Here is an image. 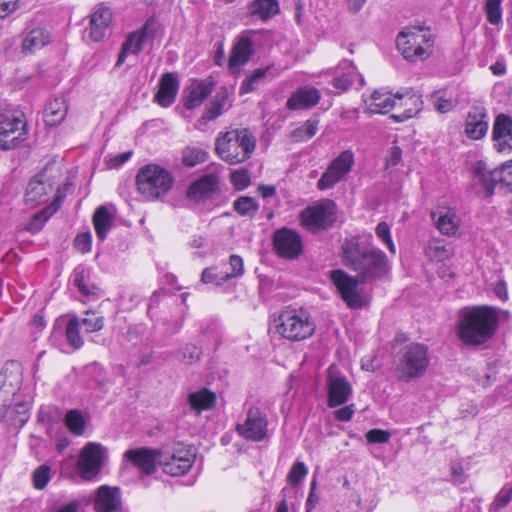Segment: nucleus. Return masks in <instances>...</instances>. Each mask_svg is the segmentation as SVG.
Instances as JSON below:
<instances>
[{"label":"nucleus","instance_id":"nucleus-1","mask_svg":"<svg viewBox=\"0 0 512 512\" xmlns=\"http://www.w3.org/2000/svg\"><path fill=\"white\" fill-rule=\"evenodd\" d=\"M501 317L507 319L509 312L488 305L465 307L459 313L458 337L468 346H481L494 337Z\"/></svg>","mask_w":512,"mask_h":512},{"label":"nucleus","instance_id":"nucleus-2","mask_svg":"<svg viewBox=\"0 0 512 512\" xmlns=\"http://www.w3.org/2000/svg\"><path fill=\"white\" fill-rule=\"evenodd\" d=\"M341 262L355 272L362 283L380 280L389 272L387 255L381 249L357 239L344 240L341 245Z\"/></svg>","mask_w":512,"mask_h":512},{"label":"nucleus","instance_id":"nucleus-3","mask_svg":"<svg viewBox=\"0 0 512 512\" xmlns=\"http://www.w3.org/2000/svg\"><path fill=\"white\" fill-rule=\"evenodd\" d=\"M429 365V347L423 343H408L402 346L394 356L395 372L402 382L409 383L423 377Z\"/></svg>","mask_w":512,"mask_h":512},{"label":"nucleus","instance_id":"nucleus-4","mask_svg":"<svg viewBox=\"0 0 512 512\" xmlns=\"http://www.w3.org/2000/svg\"><path fill=\"white\" fill-rule=\"evenodd\" d=\"M256 147V138L247 128L220 133L215 142L217 155L231 165L249 159Z\"/></svg>","mask_w":512,"mask_h":512},{"label":"nucleus","instance_id":"nucleus-5","mask_svg":"<svg viewBox=\"0 0 512 512\" xmlns=\"http://www.w3.org/2000/svg\"><path fill=\"white\" fill-rule=\"evenodd\" d=\"M276 332L290 341H302L311 337L316 330L310 313L305 309L287 308L274 320Z\"/></svg>","mask_w":512,"mask_h":512},{"label":"nucleus","instance_id":"nucleus-6","mask_svg":"<svg viewBox=\"0 0 512 512\" xmlns=\"http://www.w3.org/2000/svg\"><path fill=\"white\" fill-rule=\"evenodd\" d=\"M174 181L172 173L157 164L142 166L136 175L138 191L149 200H157L167 195Z\"/></svg>","mask_w":512,"mask_h":512},{"label":"nucleus","instance_id":"nucleus-7","mask_svg":"<svg viewBox=\"0 0 512 512\" xmlns=\"http://www.w3.org/2000/svg\"><path fill=\"white\" fill-rule=\"evenodd\" d=\"M27 121L21 111L0 108V150L16 148L27 139Z\"/></svg>","mask_w":512,"mask_h":512},{"label":"nucleus","instance_id":"nucleus-8","mask_svg":"<svg viewBox=\"0 0 512 512\" xmlns=\"http://www.w3.org/2000/svg\"><path fill=\"white\" fill-rule=\"evenodd\" d=\"M337 220V205L333 200L327 199L320 204L307 207L300 214L303 227L311 232L327 231Z\"/></svg>","mask_w":512,"mask_h":512},{"label":"nucleus","instance_id":"nucleus-9","mask_svg":"<svg viewBox=\"0 0 512 512\" xmlns=\"http://www.w3.org/2000/svg\"><path fill=\"white\" fill-rule=\"evenodd\" d=\"M424 30L421 26H414L401 31L396 39V45L403 57L410 61H416L428 56V51L422 44L430 42V36L421 34Z\"/></svg>","mask_w":512,"mask_h":512},{"label":"nucleus","instance_id":"nucleus-10","mask_svg":"<svg viewBox=\"0 0 512 512\" xmlns=\"http://www.w3.org/2000/svg\"><path fill=\"white\" fill-rule=\"evenodd\" d=\"M331 280L349 308L361 309L366 305L365 297L358 290V285L363 284L358 276H351L344 270L336 269L331 271Z\"/></svg>","mask_w":512,"mask_h":512},{"label":"nucleus","instance_id":"nucleus-11","mask_svg":"<svg viewBox=\"0 0 512 512\" xmlns=\"http://www.w3.org/2000/svg\"><path fill=\"white\" fill-rule=\"evenodd\" d=\"M272 246L275 254L282 259L297 260L303 253L304 246L301 235L287 227L274 231L272 235Z\"/></svg>","mask_w":512,"mask_h":512},{"label":"nucleus","instance_id":"nucleus-12","mask_svg":"<svg viewBox=\"0 0 512 512\" xmlns=\"http://www.w3.org/2000/svg\"><path fill=\"white\" fill-rule=\"evenodd\" d=\"M195 461V453L191 448L178 446L171 450H162L160 467L165 474L173 477L185 475Z\"/></svg>","mask_w":512,"mask_h":512},{"label":"nucleus","instance_id":"nucleus-13","mask_svg":"<svg viewBox=\"0 0 512 512\" xmlns=\"http://www.w3.org/2000/svg\"><path fill=\"white\" fill-rule=\"evenodd\" d=\"M354 164V154L351 150L342 151L327 167L317 182L321 191L333 188L347 175Z\"/></svg>","mask_w":512,"mask_h":512},{"label":"nucleus","instance_id":"nucleus-14","mask_svg":"<svg viewBox=\"0 0 512 512\" xmlns=\"http://www.w3.org/2000/svg\"><path fill=\"white\" fill-rule=\"evenodd\" d=\"M22 385L20 365L14 361L7 363L0 372V402L11 407Z\"/></svg>","mask_w":512,"mask_h":512},{"label":"nucleus","instance_id":"nucleus-15","mask_svg":"<svg viewBox=\"0 0 512 512\" xmlns=\"http://www.w3.org/2000/svg\"><path fill=\"white\" fill-rule=\"evenodd\" d=\"M256 31L245 30L235 40L229 55L228 66L232 73L246 65L255 53L254 36Z\"/></svg>","mask_w":512,"mask_h":512},{"label":"nucleus","instance_id":"nucleus-16","mask_svg":"<svg viewBox=\"0 0 512 512\" xmlns=\"http://www.w3.org/2000/svg\"><path fill=\"white\" fill-rule=\"evenodd\" d=\"M268 421L266 415L257 407H251L247 411L244 423L236 426V431L240 436L247 440L259 442L267 435Z\"/></svg>","mask_w":512,"mask_h":512},{"label":"nucleus","instance_id":"nucleus-17","mask_svg":"<svg viewBox=\"0 0 512 512\" xmlns=\"http://www.w3.org/2000/svg\"><path fill=\"white\" fill-rule=\"evenodd\" d=\"M161 453L162 449L140 447L127 450L124 458L143 474L151 475L156 472L157 466H160Z\"/></svg>","mask_w":512,"mask_h":512},{"label":"nucleus","instance_id":"nucleus-18","mask_svg":"<svg viewBox=\"0 0 512 512\" xmlns=\"http://www.w3.org/2000/svg\"><path fill=\"white\" fill-rule=\"evenodd\" d=\"M103 457L104 449L98 443L90 442L82 449L78 468L84 479H92L100 472Z\"/></svg>","mask_w":512,"mask_h":512},{"label":"nucleus","instance_id":"nucleus-19","mask_svg":"<svg viewBox=\"0 0 512 512\" xmlns=\"http://www.w3.org/2000/svg\"><path fill=\"white\" fill-rule=\"evenodd\" d=\"M220 178L216 173H207L194 180L186 191V197L196 202L214 198L219 191Z\"/></svg>","mask_w":512,"mask_h":512},{"label":"nucleus","instance_id":"nucleus-20","mask_svg":"<svg viewBox=\"0 0 512 512\" xmlns=\"http://www.w3.org/2000/svg\"><path fill=\"white\" fill-rule=\"evenodd\" d=\"M54 190V182L47 176L46 170L32 178L27 186L25 201L31 206H37L48 200V195Z\"/></svg>","mask_w":512,"mask_h":512},{"label":"nucleus","instance_id":"nucleus-21","mask_svg":"<svg viewBox=\"0 0 512 512\" xmlns=\"http://www.w3.org/2000/svg\"><path fill=\"white\" fill-rule=\"evenodd\" d=\"M492 139L498 152L512 151V117L505 114H498L492 127Z\"/></svg>","mask_w":512,"mask_h":512},{"label":"nucleus","instance_id":"nucleus-22","mask_svg":"<svg viewBox=\"0 0 512 512\" xmlns=\"http://www.w3.org/2000/svg\"><path fill=\"white\" fill-rule=\"evenodd\" d=\"M214 81L211 79L193 80L183 91V104L188 110L199 107L213 92Z\"/></svg>","mask_w":512,"mask_h":512},{"label":"nucleus","instance_id":"nucleus-23","mask_svg":"<svg viewBox=\"0 0 512 512\" xmlns=\"http://www.w3.org/2000/svg\"><path fill=\"white\" fill-rule=\"evenodd\" d=\"M488 114L485 107L472 106L465 121V134L473 140L482 139L488 131Z\"/></svg>","mask_w":512,"mask_h":512},{"label":"nucleus","instance_id":"nucleus-24","mask_svg":"<svg viewBox=\"0 0 512 512\" xmlns=\"http://www.w3.org/2000/svg\"><path fill=\"white\" fill-rule=\"evenodd\" d=\"M111 22V9L102 5L96 6L90 15L88 28L89 38L94 42L103 40L107 35Z\"/></svg>","mask_w":512,"mask_h":512},{"label":"nucleus","instance_id":"nucleus-25","mask_svg":"<svg viewBox=\"0 0 512 512\" xmlns=\"http://www.w3.org/2000/svg\"><path fill=\"white\" fill-rule=\"evenodd\" d=\"M328 406L345 404L352 394V386L343 375L330 374L327 380Z\"/></svg>","mask_w":512,"mask_h":512},{"label":"nucleus","instance_id":"nucleus-26","mask_svg":"<svg viewBox=\"0 0 512 512\" xmlns=\"http://www.w3.org/2000/svg\"><path fill=\"white\" fill-rule=\"evenodd\" d=\"M180 87L177 72H166L159 80V89L155 94V102L161 107H170L176 100Z\"/></svg>","mask_w":512,"mask_h":512},{"label":"nucleus","instance_id":"nucleus-27","mask_svg":"<svg viewBox=\"0 0 512 512\" xmlns=\"http://www.w3.org/2000/svg\"><path fill=\"white\" fill-rule=\"evenodd\" d=\"M121 493L118 487L102 485L97 489L93 508L96 512H121Z\"/></svg>","mask_w":512,"mask_h":512},{"label":"nucleus","instance_id":"nucleus-28","mask_svg":"<svg viewBox=\"0 0 512 512\" xmlns=\"http://www.w3.org/2000/svg\"><path fill=\"white\" fill-rule=\"evenodd\" d=\"M69 187H70V184L69 183H66L64 184L63 186H59L57 189H56V194H55V198L53 200V202L46 206L43 210H41L40 212L36 213L29 225H28V230L31 231V232H38L42 229V227L44 226L45 222L54 214L58 211V209L60 208L61 204H62V201L64 200V198L66 197V194H67V191L69 190Z\"/></svg>","mask_w":512,"mask_h":512},{"label":"nucleus","instance_id":"nucleus-29","mask_svg":"<svg viewBox=\"0 0 512 512\" xmlns=\"http://www.w3.org/2000/svg\"><path fill=\"white\" fill-rule=\"evenodd\" d=\"M321 99L320 91L313 86L299 87L286 102L289 110L309 109L316 106Z\"/></svg>","mask_w":512,"mask_h":512},{"label":"nucleus","instance_id":"nucleus-30","mask_svg":"<svg viewBox=\"0 0 512 512\" xmlns=\"http://www.w3.org/2000/svg\"><path fill=\"white\" fill-rule=\"evenodd\" d=\"M473 175L475 183L482 186L486 197H492L496 188L500 190L499 167L487 170L485 163L479 161L473 168Z\"/></svg>","mask_w":512,"mask_h":512},{"label":"nucleus","instance_id":"nucleus-31","mask_svg":"<svg viewBox=\"0 0 512 512\" xmlns=\"http://www.w3.org/2000/svg\"><path fill=\"white\" fill-rule=\"evenodd\" d=\"M149 22L138 31L132 32L128 35L125 42L122 44L121 51L118 55L116 66H121L129 53L138 55L144 48V44L148 35Z\"/></svg>","mask_w":512,"mask_h":512},{"label":"nucleus","instance_id":"nucleus-32","mask_svg":"<svg viewBox=\"0 0 512 512\" xmlns=\"http://www.w3.org/2000/svg\"><path fill=\"white\" fill-rule=\"evenodd\" d=\"M358 76L360 77V81L363 84L364 78L362 75L357 73L353 62L349 60H343L337 68V75H335L332 79V85L339 91H346Z\"/></svg>","mask_w":512,"mask_h":512},{"label":"nucleus","instance_id":"nucleus-33","mask_svg":"<svg viewBox=\"0 0 512 512\" xmlns=\"http://www.w3.org/2000/svg\"><path fill=\"white\" fill-rule=\"evenodd\" d=\"M394 98L402 100L404 98V95L397 93L393 97V95L390 92L385 91L383 89L375 90L371 95V103L367 107L366 112L369 114L388 113L395 106Z\"/></svg>","mask_w":512,"mask_h":512},{"label":"nucleus","instance_id":"nucleus-34","mask_svg":"<svg viewBox=\"0 0 512 512\" xmlns=\"http://www.w3.org/2000/svg\"><path fill=\"white\" fill-rule=\"evenodd\" d=\"M73 285L85 297L92 298L98 297L101 294V289L94 283H90V269L78 265L72 274Z\"/></svg>","mask_w":512,"mask_h":512},{"label":"nucleus","instance_id":"nucleus-35","mask_svg":"<svg viewBox=\"0 0 512 512\" xmlns=\"http://www.w3.org/2000/svg\"><path fill=\"white\" fill-rule=\"evenodd\" d=\"M248 12L253 18L267 21L280 12L278 0H253Z\"/></svg>","mask_w":512,"mask_h":512},{"label":"nucleus","instance_id":"nucleus-36","mask_svg":"<svg viewBox=\"0 0 512 512\" xmlns=\"http://www.w3.org/2000/svg\"><path fill=\"white\" fill-rule=\"evenodd\" d=\"M67 115L66 101L62 97L51 100L44 109V121L50 127L61 124Z\"/></svg>","mask_w":512,"mask_h":512},{"label":"nucleus","instance_id":"nucleus-37","mask_svg":"<svg viewBox=\"0 0 512 512\" xmlns=\"http://www.w3.org/2000/svg\"><path fill=\"white\" fill-rule=\"evenodd\" d=\"M93 225L100 241H104L113 226V215L106 206H100L93 215Z\"/></svg>","mask_w":512,"mask_h":512},{"label":"nucleus","instance_id":"nucleus-38","mask_svg":"<svg viewBox=\"0 0 512 512\" xmlns=\"http://www.w3.org/2000/svg\"><path fill=\"white\" fill-rule=\"evenodd\" d=\"M216 399V394L207 388L192 392L188 396L191 409L197 412L212 409L216 404Z\"/></svg>","mask_w":512,"mask_h":512},{"label":"nucleus","instance_id":"nucleus-39","mask_svg":"<svg viewBox=\"0 0 512 512\" xmlns=\"http://www.w3.org/2000/svg\"><path fill=\"white\" fill-rule=\"evenodd\" d=\"M273 65H269L266 68L255 69L250 75H248L241 83L239 88V94L244 95L253 92L257 87L264 82L268 75L272 78L276 75L272 74Z\"/></svg>","mask_w":512,"mask_h":512},{"label":"nucleus","instance_id":"nucleus-40","mask_svg":"<svg viewBox=\"0 0 512 512\" xmlns=\"http://www.w3.org/2000/svg\"><path fill=\"white\" fill-rule=\"evenodd\" d=\"M435 222L438 230L447 236L455 235L459 227V219L456 212L450 208L441 211Z\"/></svg>","mask_w":512,"mask_h":512},{"label":"nucleus","instance_id":"nucleus-41","mask_svg":"<svg viewBox=\"0 0 512 512\" xmlns=\"http://www.w3.org/2000/svg\"><path fill=\"white\" fill-rule=\"evenodd\" d=\"M227 100H228V90H227V88L222 87L215 94L210 105L207 107L206 112L203 113L202 119L204 121H212V120H215L217 117H219L224 110V106H225Z\"/></svg>","mask_w":512,"mask_h":512},{"label":"nucleus","instance_id":"nucleus-42","mask_svg":"<svg viewBox=\"0 0 512 512\" xmlns=\"http://www.w3.org/2000/svg\"><path fill=\"white\" fill-rule=\"evenodd\" d=\"M50 41L49 35L42 28L31 30L23 40V50L27 52H34L41 49Z\"/></svg>","mask_w":512,"mask_h":512},{"label":"nucleus","instance_id":"nucleus-43","mask_svg":"<svg viewBox=\"0 0 512 512\" xmlns=\"http://www.w3.org/2000/svg\"><path fill=\"white\" fill-rule=\"evenodd\" d=\"M64 423L71 434L75 436H81L84 434L86 420L82 412L78 409L68 410L64 418Z\"/></svg>","mask_w":512,"mask_h":512},{"label":"nucleus","instance_id":"nucleus-44","mask_svg":"<svg viewBox=\"0 0 512 512\" xmlns=\"http://www.w3.org/2000/svg\"><path fill=\"white\" fill-rule=\"evenodd\" d=\"M208 151L204 147L188 146L183 150L182 162L187 167H194L208 159Z\"/></svg>","mask_w":512,"mask_h":512},{"label":"nucleus","instance_id":"nucleus-45","mask_svg":"<svg viewBox=\"0 0 512 512\" xmlns=\"http://www.w3.org/2000/svg\"><path fill=\"white\" fill-rule=\"evenodd\" d=\"M233 209L240 216L253 218L259 210V204L253 197L240 196L233 202Z\"/></svg>","mask_w":512,"mask_h":512},{"label":"nucleus","instance_id":"nucleus-46","mask_svg":"<svg viewBox=\"0 0 512 512\" xmlns=\"http://www.w3.org/2000/svg\"><path fill=\"white\" fill-rule=\"evenodd\" d=\"M80 321L77 317L71 318L66 325L65 335L67 342L74 348L79 349L83 346V339L79 332Z\"/></svg>","mask_w":512,"mask_h":512},{"label":"nucleus","instance_id":"nucleus-47","mask_svg":"<svg viewBox=\"0 0 512 512\" xmlns=\"http://www.w3.org/2000/svg\"><path fill=\"white\" fill-rule=\"evenodd\" d=\"M28 420V405L22 401L17 404L11 405V411L8 414V418L5 419L11 425H24Z\"/></svg>","mask_w":512,"mask_h":512},{"label":"nucleus","instance_id":"nucleus-48","mask_svg":"<svg viewBox=\"0 0 512 512\" xmlns=\"http://www.w3.org/2000/svg\"><path fill=\"white\" fill-rule=\"evenodd\" d=\"M84 374L94 381L99 389H104L106 387L108 381L103 367L99 363L93 362L86 365L84 367Z\"/></svg>","mask_w":512,"mask_h":512},{"label":"nucleus","instance_id":"nucleus-49","mask_svg":"<svg viewBox=\"0 0 512 512\" xmlns=\"http://www.w3.org/2000/svg\"><path fill=\"white\" fill-rule=\"evenodd\" d=\"M431 99L435 109L439 113H447L451 111L456 105V101H454L452 98L446 97V91L444 90L433 92L431 94Z\"/></svg>","mask_w":512,"mask_h":512},{"label":"nucleus","instance_id":"nucleus-50","mask_svg":"<svg viewBox=\"0 0 512 512\" xmlns=\"http://www.w3.org/2000/svg\"><path fill=\"white\" fill-rule=\"evenodd\" d=\"M408 101L411 102V104H413L415 106V109H412V108H409V109H406L403 113L401 114H393L391 115V118L396 121V122H404L414 116H416L420 110H421V106H422V100L420 99L419 96H416V95H411L407 98L406 102H405V105L408 104Z\"/></svg>","mask_w":512,"mask_h":512},{"label":"nucleus","instance_id":"nucleus-51","mask_svg":"<svg viewBox=\"0 0 512 512\" xmlns=\"http://www.w3.org/2000/svg\"><path fill=\"white\" fill-rule=\"evenodd\" d=\"M501 2L502 0H485L487 20L492 25H498L502 22Z\"/></svg>","mask_w":512,"mask_h":512},{"label":"nucleus","instance_id":"nucleus-52","mask_svg":"<svg viewBox=\"0 0 512 512\" xmlns=\"http://www.w3.org/2000/svg\"><path fill=\"white\" fill-rule=\"evenodd\" d=\"M231 272H221L220 282H226L234 277H239L244 272L243 259L238 255H231L229 259Z\"/></svg>","mask_w":512,"mask_h":512},{"label":"nucleus","instance_id":"nucleus-53","mask_svg":"<svg viewBox=\"0 0 512 512\" xmlns=\"http://www.w3.org/2000/svg\"><path fill=\"white\" fill-rule=\"evenodd\" d=\"M512 500V483L506 484L497 493L490 510L498 511L509 505Z\"/></svg>","mask_w":512,"mask_h":512},{"label":"nucleus","instance_id":"nucleus-54","mask_svg":"<svg viewBox=\"0 0 512 512\" xmlns=\"http://www.w3.org/2000/svg\"><path fill=\"white\" fill-rule=\"evenodd\" d=\"M500 191L503 193L512 192V160L502 164L499 167Z\"/></svg>","mask_w":512,"mask_h":512},{"label":"nucleus","instance_id":"nucleus-55","mask_svg":"<svg viewBox=\"0 0 512 512\" xmlns=\"http://www.w3.org/2000/svg\"><path fill=\"white\" fill-rule=\"evenodd\" d=\"M307 474L308 469L305 463L296 461L287 475V480L292 486L296 487L303 481Z\"/></svg>","mask_w":512,"mask_h":512},{"label":"nucleus","instance_id":"nucleus-56","mask_svg":"<svg viewBox=\"0 0 512 512\" xmlns=\"http://www.w3.org/2000/svg\"><path fill=\"white\" fill-rule=\"evenodd\" d=\"M87 317L81 320L85 331L88 333L100 331L104 327V317L96 313L86 312Z\"/></svg>","mask_w":512,"mask_h":512},{"label":"nucleus","instance_id":"nucleus-57","mask_svg":"<svg viewBox=\"0 0 512 512\" xmlns=\"http://www.w3.org/2000/svg\"><path fill=\"white\" fill-rule=\"evenodd\" d=\"M51 468L48 465H41L33 472V484L36 489H43L50 480Z\"/></svg>","mask_w":512,"mask_h":512},{"label":"nucleus","instance_id":"nucleus-58","mask_svg":"<svg viewBox=\"0 0 512 512\" xmlns=\"http://www.w3.org/2000/svg\"><path fill=\"white\" fill-rule=\"evenodd\" d=\"M230 178L235 189L239 191L246 189L251 183L249 172L245 169L233 171Z\"/></svg>","mask_w":512,"mask_h":512},{"label":"nucleus","instance_id":"nucleus-59","mask_svg":"<svg viewBox=\"0 0 512 512\" xmlns=\"http://www.w3.org/2000/svg\"><path fill=\"white\" fill-rule=\"evenodd\" d=\"M200 354L201 351L197 346L187 344L178 352V358L184 363L191 364L199 360Z\"/></svg>","mask_w":512,"mask_h":512},{"label":"nucleus","instance_id":"nucleus-60","mask_svg":"<svg viewBox=\"0 0 512 512\" xmlns=\"http://www.w3.org/2000/svg\"><path fill=\"white\" fill-rule=\"evenodd\" d=\"M376 235L381 239L390 252L395 253V246L391 238L390 227L386 222H380L375 229Z\"/></svg>","mask_w":512,"mask_h":512},{"label":"nucleus","instance_id":"nucleus-61","mask_svg":"<svg viewBox=\"0 0 512 512\" xmlns=\"http://www.w3.org/2000/svg\"><path fill=\"white\" fill-rule=\"evenodd\" d=\"M390 437V432L382 429H372L366 433V439L369 443L384 444L390 440Z\"/></svg>","mask_w":512,"mask_h":512},{"label":"nucleus","instance_id":"nucleus-62","mask_svg":"<svg viewBox=\"0 0 512 512\" xmlns=\"http://www.w3.org/2000/svg\"><path fill=\"white\" fill-rule=\"evenodd\" d=\"M75 247L82 253L89 252L92 245V236L90 232L80 233L74 240Z\"/></svg>","mask_w":512,"mask_h":512},{"label":"nucleus","instance_id":"nucleus-63","mask_svg":"<svg viewBox=\"0 0 512 512\" xmlns=\"http://www.w3.org/2000/svg\"><path fill=\"white\" fill-rule=\"evenodd\" d=\"M220 275H221V272L217 273L216 268L208 267L202 271L201 281L204 284L215 283L216 285H221L224 282H220Z\"/></svg>","mask_w":512,"mask_h":512},{"label":"nucleus","instance_id":"nucleus-64","mask_svg":"<svg viewBox=\"0 0 512 512\" xmlns=\"http://www.w3.org/2000/svg\"><path fill=\"white\" fill-rule=\"evenodd\" d=\"M402 159V150L398 146L390 148L389 155L386 160L387 167L396 166Z\"/></svg>","mask_w":512,"mask_h":512}]
</instances>
